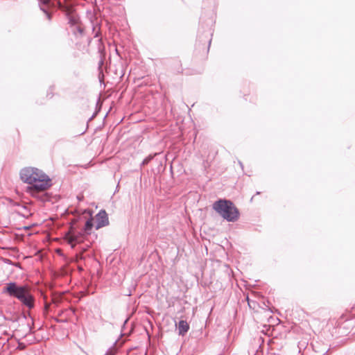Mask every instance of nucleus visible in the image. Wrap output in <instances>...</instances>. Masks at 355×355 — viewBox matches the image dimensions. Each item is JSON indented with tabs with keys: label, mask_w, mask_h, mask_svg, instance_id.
Here are the masks:
<instances>
[{
	"label": "nucleus",
	"mask_w": 355,
	"mask_h": 355,
	"mask_svg": "<svg viewBox=\"0 0 355 355\" xmlns=\"http://www.w3.org/2000/svg\"><path fill=\"white\" fill-rule=\"evenodd\" d=\"M39 4H43L46 6L53 7L54 4L51 2V0H39Z\"/></svg>",
	"instance_id": "9b49d317"
},
{
	"label": "nucleus",
	"mask_w": 355,
	"mask_h": 355,
	"mask_svg": "<svg viewBox=\"0 0 355 355\" xmlns=\"http://www.w3.org/2000/svg\"><path fill=\"white\" fill-rule=\"evenodd\" d=\"M92 227H93L92 220V219L87 220L86 221L85 227H84L85 233H86L87 234H90V231H91Z\"/></svg>",
	"instance_id": "1a4fd4ad"
},
{
	"label": "nucleus",
	"mask_w": 355,
	"mask_h": 355,
	"mask_svg": "<svg viewBox=\"0 0 355 355\" xmlns=\"http://www.w3.org/2000/svg\"><path fill=\"white\" fill-rule=\"evenodd\" d=\"M96 229H100L109 225L107 214L105 210H101L96 216Z\"/></svg>",
	"instance_id": "39448f33"
},
{
	"label": "nucleus",
	"mask_w": 355,
	"mask_h": 355,
	"mask_svg": "<svg viewBox=\"0 0 355 355\" xmlns=\"http://www.w3.org/2000/svg\"><path fill=\"white\" fill-rule=\"evenodd\" d=\"M152 157L149 156L146 158H145L143 162H142V165H146V164H148V162L152 159Z\"/></svg>",
	"instance_id": "f8f14e48"
},
{
	"label": "nucleus",
	"mask_w": 355,
	"mask_h": 355,
	"mask_svg": "<svg viewBox=\"0 0 355 355\" xmlns=\"http://www.w3.org/2000/svg\"><path fill=\"white\" fill-rule=\"evenodd\" d=\"M49 304H46V305H45V309H49Z\"/></svg>",
	"instance_id": "dca6fc26"
},
{
	"label": "nucleus",
	"mask_w": 355,
	"mask_h": 355,
	"mask_svg": "<svg viewBox=\"0 0 355 355\" xmlns=\"http://www.w3.org/2000/svg\"><path fill=\"white\" fill-rule=\"evenodd\" d=\"M19 175L22 182L28 184L27 193L42 201L46 200V195L39 196L40 193L46 191L52 185L51 180L45 173L37 168L25 167L20 171Z\"/></svg>",
	"instance_id": "f257e3e1"
},
{
	"label": "nucleus",
	"mask_w": 355,
	"mask_h": 355,
	"mask_svg": "<svg viewBox=\"0 0 355 355\" xmlns=\"http://www.w3.org/2000/svg\"><path fill=\"white\" fill-rule=\"evenodd\" d=\"M76 30L78 33H80V35H82L83 33V28L80 26H77L76 27Z\"/></svg>",
	"instance_id": "ddd939ff"
},
{
	"label": "nucleus",
	"mask_w": 355,
	"mask_h": 355,
	"mask_svg": "<svg viewBox=\"0 0 355 355\" xmlns=\"http://www.w3.org/2000/svg\"><path fill=\"white\" fill-rule=\"evenodd\" d=\"M40 6V10L44 13V15H46V19L49 20V21H51V18H52V14L51 12H50L49 11V8L51 7V6H46L45 5H43V4H39Z\"/></svg>",
	"instance_id": "6e6552de"
},
{
	"label": "nucleus",
	"mask_w": 355,
	"mask_h": 355,
	"mask_svg": "<svg viewBox=\"0 0 355 355\" xmlns=\"http://www.w3.org/2000/svg\"><path fill=\"white\" fill-rule=\"evenodd\" d=\"M60 8L64 12L67 19L69 24L71 26L77 25L78 23V18L77 16L73 13V10L71 8L65 6L63 7L60 3Z\"/></svg>",
	"instance_id": "423d86ee"
},
{
	"label": "nucleus",
	"mask_w": 355,
	"mask_h": 355,
	"mask_svg": "<svg viewBox=\"0 0 355 355\" xmlns=\"http://www.w3.org/2000/svg\"><path fill=\"white\" fill-rule=\"evenodd\" d=\"M3 293L17 298L30 309L34 307L35 297L28 285H18L16 282L7 283L3 289Z\"/></svg>",
	"instance_id": "f03ea898"
},
{
	"label": "nucleus",
	"mask_w": 355,
	"mask_h": 355,
	"mask_svg": "<svg viewBox=\"0 0 355 355\" xmlns=\"http://www.w3.org/2000/svg\"><path fill=\"white\" fill-rule=\"evenodd\" d=\"M175 64L177 65L174 70L177 72V73H182L183 71V69H182V63H181V61L179 60H175Z\"/></svg>",
	"instance_id": "9d476101"
},
{
	"label": "nucleus",
	"mask_w": 355,
	"mask_h": 355,
	"mask_svg": "<svg viewBox=\"0 0 355 355\" xmlns=\"http://www.w3.org/2000/svg\"><path fill=\"white\" fill-rule=\"evenodd\" d=\"M84 234L81 232H76L71 230L65 236L68 243L71 244L73 248L76 243H80L83 241Z\"/></svg>",
	"instance_id": "20e7f679"
},
{
	"label": "nucleus",
	"mask_w": 355,
	"mask_h": 355,
	"mask_svg": "<svg viewBox=\"0 0 355 355\" xmlns=\"http://www.w3.org/2000/svg\"><path fill=\"white\" fill-rule=\"evenodd\" d=\"M212 207L228 222H236L239 218L240 213L238 208L230 200L219 199L214 202Z\"/></svg>",
	"instance_id": "7ed1b4c3"
},
{
	"label": "nucleus",
	"mask_w": 355,
	"mask_h": 355,
	"mask_svg": "<svg viewBox=\"0 0 355 355\" xmlns=\"http://www.w3.org/2000/svg\"><path fill=\"white\" fill-rule=\"evenodd\" d=\"M180 335L184 336L189 329V325L185 320H180L178 325Z\"/></svg>",
	"instance_id": "0eeeda50"
},
{
	"label": "nucleus",
	"mask_w": 355,
	"mask_h": 355,
	"mask_svg": "<svg viewBox=\"0 0 355 355\" xmlns=\"http://www.w3.org/2000/svg\"><path fill=\"white\" fill-rule=\"evenodd\" d=\"M77 198H78V200H79V201H80V200H83V196H78Z\"/></svg>",
	"instance_id": "4468645a"
},
{
	"label": "nucleus",
	"mask_w": 355,
	"mask_h": 355,
	"mask_svg": "<svg viewBox=\"0 0 355 355\" xmlns=\"http://www.w3.org/2000/svg\"><path fill=\"white\" fill-rule=\"evenodd\" d=\"M105 355H114L112 352H108Z\"/></svg>",
	"instance_id": "2eb2a0df"
}]
</instances>
